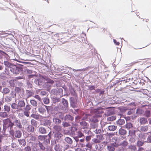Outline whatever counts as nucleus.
Masks as SVG:
<instances>
[{"label": "nucleus", "instance_id": "9d476101", "mask_svg": "<svg viewBox=\"0 0 151 151\" xmlns=\"http://www.w3.org/2000/svg\"><path fill=\"white\" fill-rule=\"evenodd\" d=\"M74 117L70 114H66L64 116V121L69 122H71L73 124L72 122L74 120Z\"/></svg>", "mask_w": 151, "mask_h": 151}, {"label": "nucleus", "instance_id": "13d9d810", "mask_svg": "<svg viewBox=\"0 0 151 151\" xmlns=\"http://www.w3.org/2000/svg\"><path fill=\"white\" fill-rule=\"evenodd\" d=\"M7 148L8 147L6 146L1 147L0 145V151H9L7 149Z\"/></svg>", "mask_w": 151, "mask_h": 151}, {"label": "nucleus", "instance_id": "2eb2a0df", "mask_svg": "<svg viewBox=\"0 0 151 151\" xmlns=\"http://www.w3.org/2000/svg\"><path fill=\"white\" fill-rule=\"evenodd\" d=\"M42 104L43 106H38V111L39 113L41 114H43L46 112V110L44 105L42 103Z\"/></svg>", "mask_w": 151, "mask_h": 151}, {"label": "nucleus", "instance_id": "6ab92c4d", "mask_svg": "<svg viewBox=\"0 0 151 151\" xmlns=\"http://www.w3.org/2000/svg\"><path fill=\"white\" fill-rule=\"evenodd\" d=\"M19 108L22 109V108L25 107V103L23 100H19L18 101L17 104Z\"/></svg>", "mask_w": 151, "mask_h": 151}, {"label": "nucleus", "instance_id": "f03ea898", "mask_svg": "<svg viewBox=\"0 0 151 151\" xmlns=\"http://www.w3.org/2000/svg\"><path fill=\"white\" fill-rule=\"evenodd\" d=\"M68 101L64 98L61 99L60 103L54 108V110L59 112L64 111L68 109Z\"/></svg>", "mask_w": 151, "mask_h": 151}, {"label": "nucleus", "instance_id": "4468645a", "mask_svg": "<svg viewBox=\"0 0 151 151\" xmlns=\"http://www.w3.org/2000/svg\"><path fill=\"white\" fill-rule=\"evenodd\" d=\"M51 124L50 121L46 119L43 120L41 122L40 125L49 127Z\"/></svg>", "mask_w": 151, "mask_h": 151}, {"label": "nucleus", "instance_id": "39448f33", "mask_svg": "<svg viewBox=\"0 0 151 151\" xmlns=\"http://www.w3.org/2000/svg\"><path fill=\"white\" fill-rule=\"evenodd\" d=\"M12 119L13 122H12V123L14 124V125L15 126L19 129H22V126L21 124L20 120L15 116L13 117Z\"/></svg>", "mask_w": 151, "mask_h": 151}, {"label": "nucleus", "instance_id": "3c124183", "mask_svg": "<svg viewBox=\"0 0 151 151\" xmlns=\"http://www.w3.org/2000/svg\"><path fill=\"white\" fill-rule=\"evenodd\" d=\"M43 102L45 104H48L50 103V100L48 98L45 97L42 99Z\"/></svg>", "mask_w": 151, "mask_h": 151}, {"label": "nucleus", "instance_id": "9b49d317", "mask_svg": "<svg viewBox=\"0 0 151 151\" xmlns=\"http://www.w3.org/2000/svg\"><path fill=\"white\" fill-rule=\"evenodd\" d=\"M10 136L13 137L14 136L16 138H19L22 136V132L19 130H17L15 131H14L13 134H11Z\"/></svg>", "mask_w": 151, "mask_h": 151}, {"label": "nucleus", "instance_id": "5701e85b", "mask_svg": "<svg viewBox=\"0 0 151 151\" xmlns=\"http://www.w3.org/2000/svg\"><path fill=\"white\" fill-rule=\"evenodd\" d=\"M52 100V103L53 104H55L57 103L60 102L61 99L60 98L56 96H53L51 97Z\"/></svg>", "mask_w": 151, "mask_h": 151}, {"label": "nucleus", "instance_id": "b1692460", "mask_svg": "<svg viewBox=\"0 0 151 151\" xmlns=\"http://www.w3.org/2000/svg\"><path fill=\"white\" fill-rule=\"evenodd\" d=\"M11 106L13 109L17 110V111H20L22 110L21 109L19 108L17 104L14 103H13L11 104Z\"/></svg>", "mask_w": 151, "mask_h": 151}, {"label": "nucleus", "instance_id": "dca6fc26", "mask_svg": "<svg viewBox=\"0 0 151 151\" xmlns=\"http://www.w3.org/2000/svg\"><path fill=\"white\" fill-rule=\"evenodd\" d=\"M83 137L85 138L84 135L80 131L78 132V134L77 135L73 137V138L75 141H78L79 138H81Z\"/></svg>", "mask_w": 151, "mask_h": 151}, {"label": "nucleus", "instance_id": "052dcab7", "mask_svg": "<svg viewBox=\"0 0 151 151\" xmlns=\"http://www.w3.org/2000/svg\"><path fill=\"white\" fill-rule=\"evenodd\" d=\"M82 139L79 138L78 141H75L77 144H80L81 143L84 142L85 141V138H82Z\"/></svg>", "mask_w": 151, "mask_h": 151}, {"label": "nucleus", "instance_id": "79ce46f5", "mask_svg": "<svg viewBox=\"0 0 151 151\" xmlns=\"http://www.w3.org/2000/svg\"><path fill=\"white\" fill-rule=\"evenodd\" d=\"M30 103L34 107H37V103L35 99H31Z\"/></svg>", "mask_w": 151, "mask_h": 151}, {"label": "nucleus", "instance_id": "a211bd4d", "mask_svg": "<svg viewBox=\"0 0 151 151\" xmlns=\"http://www.w3.org/2000/svg\"><path fill=\"white\" fill-rule=\"evenodd\" d=\"M138 121L141 124L144 125L148 123L147 119L145 117H139V119Z\"/></svg>", "mask_w": 151, "mask_h": 151}, {"label": "nucleus", "instance_id": "ddd939ff", "mask_svg": "<svg viewBox=\"0 0 151 151\" xmlns=\"http://www.w3.org/2000/svg\"><path fill=\"white\" fill-rule=\"evenodd\" d=\"M101 116L100 114H96L89 120L91 122H99L98 118L101 117Z\"/></svg>", "mask_w": 151, "mask_h": 151}, {"label": "nucleus", "instance_id": "f8f14e48", "mask_svg": "<svg viewBox=\"0 0 151 151\" xmlns=\"http://www.w3.org/2000/svg\"><path fill=\"white\" fill-rule=\"evenodd\" d=\"M31 144L32 151H40L37 143L32 142Z\"/></svg>", "mask_w": 151, "mask_h": 151}, {"label": "nucleus", "instance_id": "680f3d73", "mask_svg": "<svg viewBox=\"0 0 151 151\" xmlns=\"http://www.w3.org/2000/svg\"><path fill=\"white\" fill-rule=\"evenodd\" d=\"M16 91H12L10 93L11 97L13 98H14L16 97Z\"/></svg>", "mask_w": 151, "mask_h": 151}, {"label": "nucleus", "instance_id": "f3484780", "mask_svg": "<svg viewBox=\"0 0 151 151\" xmlns=\"http://www.w3.org/2000/svg\"><path fill=\"white\" fill-rule=\"evenodd\" d=\"M37 131L40 134H45L47 133V130L46 128L42 126L39 127Z\"/></svg>", "mask_w": 151, "mask_h": 151}, {"label": "nucleus", "instance_id": "a878e982", "mask_svg": "<svg viewBox=\"0 0 151 151\" xmlns=\"http://www.w3.org/2000/svg\"><path fill=\"white\" fill-rule=\"evenodd\" d=\"M10 92V89L8 87H5L3 88L2 91H1V92L3 93V95L9 93Z\"/></svg>", "mask_w": 151, "mask_h": 151}, {"label": "nucleus", "instance_id": "f704fd0d", "mask_svg": "<svg viewBox=\"0 0 151 151\" xmlns=\"http://www.w3.org/2000/svg\"><path fill=\"white\" fill-rule=\"evenodd\" d=\"M28 139L29 140L31 143V141H34L36 139V138L35 136H33L32 135H30L28 137Z\"/></svg>", "mask_w": 151, "mask_h": 151}, {"label": "nucleus", "instance_id": "c756f323", "mask_svg": "<svg viewBox=\"0 0 151 151\" xmlns=\"http://www.w3.org/2000/svg\"><path fill=\"white\" fill-rule=\"evenodd\" d=\"M128 80H121V79H119V80H118L116 81L115 83H114L113 85V86H115L116 85L117 83H120V82H122L123 83H126L128 82V81H127Z\"/></svg>", "mask_w": 151, "mask_h": 151}, {"label": "nucleus", "instance_id": "69168bd1", "mask_svg": "<svg viewBox=\"0 0 151 151\" xmlns=\"http://www.w3.org/2000/svg\"><path fill=\"white\" fill-rule=\"evenodd\" d=\"M24 110L29 111L31 108L32 106L31 105H29V104H27L26 105L25 107H24Z\"/></svg>", "mask_w": 151, "mask_h": 151}, {"label": "nucleus", "instance_id": "49530a36", "mask_svg": "<svg viewBox=\"0 0 151 151\" xmlns=\"http://www.w3.org/2000/svg\"><path fill=\"white\" fill-rule=\"evenodd\" d=\"M116 119V116H115L113 115L108 117L107 118V121H112L115 120Z\"/></svg>", "mask_w": 151, "mask_h": 151}, {"label": "nucleus", "instance_id": "4c0bfd02", "mask_svg": "<svg viewBox=\"0 0 151 151\" xmlns=\"http://www.w3.org/2000/svg\"><path fill=\"white\" fill-rule=\"evenodd\" d=\"M117 127L115 125H110L108 127V129L110 131H113L117 129Z\"/></svg>", "mask_w": 151, "mask_h": 151}, {"label": "nucleus", "instance_id": "a19ab883", "mask_svg": "<svg viewBox=\"0 0 151 151\" xmlns=\"http://www.w3.org/2000/svg\"><path fill=\"white\" fill-rule=\"evenodd\" d=\"M144 115L147 118L149 117L151 115L150 111L148 110L145 111L144 112Z\"/></svg>", "mask_w": 151, "mask_h": 151}, {"label": "nucleus", "instance_id": "774afa93", "mask_svg": "<svg viewBox=\"0 0 151 151\" xmlns=\"http://www.w3.org/2000/svg\"><path fill=\"white\" fill-rule=\"evenodd\" d=\"M5 100L7 102H9L11 101L12 97L10 96H6L5 99Z\"/></svg>", "mask_w": 151, "mask_h": 151}, {"label": "nucleus", "instance_id": "aec40b11", "mask_svg": "<svg viewBox=\"0 0 151 151\" xmlns=\"http://www.w3.org/2000/svg\"><path fill=\"white\" fill-rule=\"evenodd\" d=\"M26 95H27V97L26 98V99L27 100V98L31 97L32 96L34 95V92L31 90L26 89Z\"/></svg>", "mask_w": 151, "mask_h": 151}, {"label": "nucleus", "instance_id": "de8ad7c7", "mask_svg": "<svg viewBox=\"0 0 151 151\" xmlns=\"http://www.w3.org/2000/svg\"><path fill=\"white\" fill-rule=\"evenodd\" d=\"M4 63L5 66L9 68L10 69L11 67H12V66L13 65V64H12L11 63H9L7 61H4Z\"/></svg>", "mask_w": 151, "mask_h": 151}, {"label": "nucleus", "instance_id": "0eeeda50", "mask_svg": "<svg viewBox=\"0 0 151 151\" xmlns=\"http://www.w3.org/2000/svg\"><path fill=\"white\" fill-rule=\"evenodd\" d=\"M37 143L40 151H48V148L46 144H45L44 142H42L40 141H38Z\"/></svg>", "mask_w": 151, "mask_h": 151}, {"label": "nucleus", "instance_id": "7c9ffc66", "mask_svg": "<svg viewBox=\"0 0 151 151\" xmlns=\"http://www.w3.org/2000/svg\"><path fill=\"white\" fill-rule=\"evenodd\" d=\"M65 142L70 145H71L73 143V140L72 139L69 137H66L64 139Z\"/></svg>", "mask_w": 151, "mask_h": 151}, {"label": "nucleus", "instance_id": "6e6552de", "mask_svg": "<svg viewBox=\"0 0 151 151\" xmlns=\"http://www.w3.org/2000/svg\"><path fill=\"white\" fill-rule=\"evenodd\" d=\"M16 91L17 93H18L20 96V98L24 99H26L24 95V90L23 88L17 87L16 88Z\"/></svg>", "mask_w": 151, "mask_h": 151}, {"label": "nucleus", "instance_id": "6e6d98bb", "mask_svg": "<svg viewBox=\"0 0 151 151\" xmlns=\"http://www.w3.org/2000/svg\"><path fill=\"white\" fill-rule=\"evenodd\" d=\"M144 141L143 140H138L137 142V145L139 147L142 146L144 144Z\"/></svg>", "mask_w": 151, "mask_h": 151}, {"label": "nucleus", "instance_id": "c9c22d12", "mask_svg": "<svg viewBox=\"0 0 151 151\" xmlns=\"http://www.w3.org/2000/svg\"><path fill=\"white\" fill-rule=\"evenodd\" d=\"M127 131L124 129L122 128H120L119 131V134L121 135H124L126 134Z\"/></svg>", "mask_w": 151, "mask_h": 151}, {"label": "nucleus", "instance_id": "393cba45", "mask_svg": "<svg viewBox=\"0 0 151 151\" xmlns=\"http://www.w3.org/2000/svg\"><path fill=\"white\" fill-rule=\"evenodd\" d=\"M26 130L28 132L33 133L35 132V127L32 125H28L26 127Z\"/></svg>", "mask_w": 151, "mask_h": 151}, {"label": "nucleus", "instance_id": "0e129e2a", "mask_svg": "<svg viewBox=\"0 0 151 151\" xmlns=\"http://www.w3.org/2000/svg\"><path fill=\"white\" fill-rule=\"evenodd\" d=\"M90 115L89 114H86L82 118L81 120L83 121H87L88 120V116Z\"/></svg>", "mask_w": 151, "mask_h": 151}, {"label": "nucleus", "instance_id": "ea45409f", "mask_svg": "<svg viewBox=\"0 0 151 151\" xmlns=\"http://www.w3.org/2000/svg\"><path fill=\"white\" fill-rule=\"evenodd\" d=\"M148 130V127L147 126H141L140 127L139 131H141L145 132Z\"/></svg>", "mask_w": 151, "mask_h": 151}, {"label": "nucleus", "instance_id": "72a5a7b5", "mask_svg": "<svg viewBox=\"0 0 151 151\" xmlns=\"http://www.w3.org/2000/svg\"><path fill=\"white\" fill-rule=\"evenodd\" d=\"M54 149L55 151H62V146L59 144L56 145L55 146Z\"/></svg>", "mask_w": 151, "mask_h": 151}, {"label": "nucleus", "instance_id": "37998d69", "mask_svg": "<svg viewBox=\"0 0 151 151\" xmlns=\"http://www.w3.org/2000/svg\"><path fill=\"white\" fill-rule=\"evenodd\" d=\"M68 121H65L63 122V126L64 127H68L71 126L70 124V122Z\"/></svg>", "mask_w": 151, "mask_h": 151}, {"label": "nucleus", "instance_id": "1a4fd4ad", "mask_svg": "<svg viewBox=\"0 0 151 151\" xmlns=\"http://www.w3.org/2000/svg\"><path fill=\"white\" fill-rule=\"evenodd\" d=\"M119 145L116 143H111L108 145L107 149L109 151H114L115 150V147H117Z\"/></svg>", "mask_w": 151, "mask_h": 151}, {"label": "nucleus", "instance_id": "e433bc0d", "mask_svg": "<svg viewBox=\"0 0 151 151\" xmlns=\"http://www.w3.org/2000/svg\"><path fill=\"white\" fill-rule=\"evenodd\" d=\"M138 136L139 138H140L142 140H144L145 139V134L140 132L138 133Z\"/></svg>", "mask_w": 151, "mask_h": 151}, {"label": "nucleus", "instance_id": "c85d7f7f", "mask_svg": "<svg viewBox=\"0 0 151 151\" xmlns=\"http://www.w3.org/2000/svg\"><path fill=\"white\" fill-rule=\"evenodd\" d=\"M135 108H133L129 109L127 112V114L130 115L133 114L135 111Z\"/></svg>", "mask_w": 151, "mask_h": 151}, {"label": "nucleus", "instance_id": "864d4df0", "mask_svg": "<svg viewBox=\"0 0 151 151\" xmlns=\"http://www.w3.org/2000/svg\"><path fill=\"white\" fill-rule=\"evenodd\" d=\"M125 126L126 128L128 129H131L133 127V125L130 122L127 123Z\"/></svg>", "mask_w": 151, "mask_h": 151}, {"label": "nucleus", "instance_id": "5fc2aeb1", "mask_svg": "<svg viewBox=\"0 0 151 151\" xmlns=\"http://www.w3.org/2000/svg\"><path fill=\"white\" fill-rule=\"evenodd\" d=\"M119 109L121 112L122 113H124L127 110V109L126 107L124 106H122L119 107Z\"/></svg>", "mask_w": 151, "mask_h": 151}, {"label": "nucleus", "instance_id": "412c9836", "mask_svg": "<svg viewBox=\"0 0 151 151\" xmlns=\"http://www.w3.org/2000/svg\"><path fill=\"white\" fill-rule=\"evenodd\" d=\"M80 124L81 126L82 127V128L84 129H87L88 126V123L84 121L81 120L80 122Z\"/></svg>", "mask_w": 151, "mask_h": 151}, {"label": "nucleus", "instance_id": "cd10ccee", "mask_svg": "<svg viewBox=\"0 0 151 151\" xmlns=\"http://www.w3.org/2000/svg\"><path fill=\"white\" fill-rule=\"evenodd\" d=\"M94 132L97 134H103L104 131L103 128L96 129L94 131Z\"/></svg>", "mask_w": 151, "mask_h": 151}, {"label": "nucleus", "instance_id": "473e14b6", "mask_svg": "<svg viewBox=\"0 0 151 151\" xmlns=\"http://www.w3.org/2000/svg\"><path fill=\"white\" fill-rule=\"evenodd\" d=\"M0 117L2 118H7L8 117V114L6 112H0Z\"/></svg>", "mask_w": 151, "mask_h": 151}, {"label": "nucleus", "instance_id": "c03bdc74", "mask_svg": "<svg viewBox=\"0 0 151 151\" xmlns=\"http://www.w3.org/2000/svg\"><path fill=\"white\" fill-rule=\"evenodd\" d=\"M113 114V111L110 110H107L105 112V114L106 116H108L111 115Z\"/></svg>", "mask_w": 151, "mask_h": 151}, {"label": "nucleus", "instance_id": "423d86ee", "mask_svg": "<svg viewBox=\"0 0 151 151\" xmlns=\"http://www.w3.org/2000/svg\"><path fill=\"white\" fill-rule=\"evenodd\" d=\"M10 70L13 74H19L20 71L22 70V68L13 64L11 67Z\"/></svg>", "mask_w": 151, "mask_h": 151}, {"label": "nucleus", "instance_id": "bf43d9fd", "mask_svg": "<svg viewBox=\"0 0 151 151\" xmlns=\"http://www.w3.org/2000/svg\"><path fill=\"white\" fill-rule=\"evenodd\" d=\"M50 140L51 139L48 138H47V137H45L43 140L44 142H44L45 144L47 145V144H50Z\"/></svg>", "mask_w": 151, "mask_h": 151}, {"label": "nucleus", "instance_id": "f257e3e1", "mask_svg": "<svg viewBox=\"0 0 151 151\" xmlns=\"http://www.w3.org/2000/svg\"><path fill=\"white\" fill-rule=\"evenodd\" d=\"M3 130L2 132L4 135H5L6 130L9 132L10 135L14 133V130L13 128L14 124L9 118H7L3 120Z\"/></svg>", "mask_w": 151, "mask_h": 151}, {"label": "nucleus", "instance_id": "a18cd8bd", "mask_svg": "<svg viewBox=\"0 0 151 151\" xmlns=\"http://www.w3.org/2000/svg\"><path fill=\"white\" fill-rule=\"evenodd\" d=\"M40 115L39 114H32L30 115V117H32L36 120H38L40 118Z\"/></svg>", "mask_w": 151, "mask_h": 151}, {"label": "nucleus", "instance_id": "09e8293b", "mask_svg": "<svg viewBox=\"0 0 151 151\" xmlns=\"http://www.w3.org/2000/svg\"><path fill=\"white\" fill-rule=\"evenodd\" d=\"M45 137H47V136L45 135H40L38 137V140L39 141H43Z\"/></svg>", "mask_w": 151, "mask_h": 151}, {"label": "nucleus", "instance_id": "58836bf2", "mask_svg": "<svg viewBox=\"0 0 151 151\" xmlns=\"http://www.w3.org/2000/svg\"><path fill=\"white\" fill-rule=\"evenodd\" d=\"M144 113V111L141 108H138L136 111V114L137 115H140L143 114Z\"/></svg>", "mask_w": 151, "mask_h": 151}, {"label": "nucleus", "instance_id": "bb28decb", "mask_svg": "<svg viewBox=\"0 0 151 151\" xmlns=\"http://www.w3.org/2000/svg\"><path fill=\"white\" fill-rule=\"evenodd\" d=\"M18 141L20 145L24 147L25 146L26 142L25 140L22 139H18Z\"/></svg>", "mask_w": 151, "mask_h": 151}, {"label": "nucleus", "instance_id": "338daca9", "mask_svg": "<svg viewBox=\"0 0 151 151\" xmlns=\"http://www.w3.org/2000/svg\"><path fill=\"white\" fill-rule=\"evenodd\" d=\"M45 84V83L44 82L43 80L42 79H39V86L40 87H42Z\"/></svg>", "mask_w": 151, "mask_h": 151}, {"label": "nucleus", "instance_id": "2f4dec72", "mask_svg": "<svg viewBox=\"0 0 151 151\" xmlns=\"http://www.w3.org/2000/svg\"><path fill=\"white\" fill-rule=\"evenodd\" d=\"M116 124L119 125H122L125 123V120L123 119H120L116 122Z\"/></svg>", "mask_w": 151, "mask_h": 151}, {"label": "nucleus", "instance_id": "7ed1b4c3", "mask_svg": "<svg viewBox=\"0 0 151 151\" xmlns=\"http://www.w3.org/2000/svg\"><path fill=\"white\" fill-rule=\"evenodd\" d=\"M53 136L54 138L58 140L63 136L62 133V127L59 125H54L53 126Z\"/></svg>", "mask_w": 151, "mask_h": 151}, {"label": "nucleus", "instance_id": "8fccbe9b", "mask_svg": "<svg viewBox=\"0 0 151 151\" xmlns=\"http://www.w3.org/2000/svg\"><path fill=\"white\" fill-rule=\"evenodd\" d=\"M90 125L92 128L94 129L97 128L98 126V124L97 122H91L90 123Z\"/></svg>", "mask_w": 151, "mask_h": 151}, {"label": "nucleus", "instance_id": "603ef678", "mask_svg": "<svg viewBox=\"0 0 151 151\" xmlns=\"http://www.w3.org/2000/svg\"><path fill=\"white\" fill-rule=\"evenodd\" d=\"M30 123L33 126H37V122L34 119L31 120Z\"/></svg>", "mask_w": 151, "mask_h": 151}, {"label": "nucleus", "instance_id": "20e7f679", "mask_svg": "<svg viewBox=\"0 0 151 151\" xmlns=\"http://www.w3.org/2000/svg\"><path fill=\"white\" fill-rule=\"evenodd\" d=\"M69 101L70 105L73 108H77L78 107L79 101L78 99L76 98L71 97L70 98Z\"/></svg>", "mask_w": 151, "mask_h": 151}, {"label": "nucleus", "instance_id": "4be33fe9", "mask_svg": "<svg viewBox=\"0 0 151 151\" xmlns=\"http://www.w3.org/2000/svg\"><path fill=\"white\" fill-rule=\"evenodd\" d=\"M53 122L55 124V125H58L61 123V120L57 117H54L53 119Z\"/></svg>", "mask_w": 151, "mask_h": 151}, {"label": "nucleus", "instance_id": "e2e57ef3", "mask_svg": "<svg viewBox=\"0 0 151 151\" xmlns=\"http://www.w3.org/2000/svg\"><path fill=\"white\" fill-rule=\"evenodd\" d=\"M103 134H99L96 135V137L99 140L101 141V140H103L104 139L103 137Z\"/></svg>", "mask_w": 151, "mask_h": 151}, {"label": "nucleus", "instance_id": "4d7b16f0", "mask_svg": "<svg viewBox=\"0 0 151 151\" xmlns=\"http://www.w3.org/2000/svg\"><path fill=\"white\" fill-rule=\"evenodd\" d=\"M46 135L47 136V137L48 136V138L50 139L52 138H54L53 136V131H52V132L51 131H50L48 134Z\"/></svg>", "mask_w": 151, "mask_h": 151}]
</instances>
